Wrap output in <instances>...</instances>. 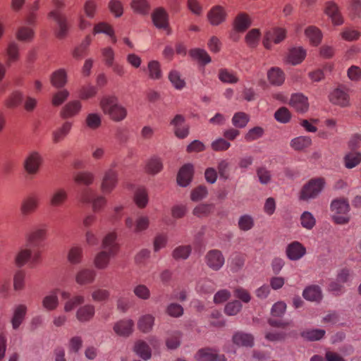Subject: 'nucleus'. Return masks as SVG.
<instances>
[{
    "label": "nucleus",
    "instance_id": "1",
    "mask_svg": "<svg viewBox=\"0 0 361 361\" xmlns=\"http://www.w3.org/2000/svg\"><path fill=\"white\" fill-rule=\"evenodd\" d=\"M117 233L115 231L107 233L102 240L103 250L98 252L94 257V264L99 269H106L111 258L114 257L118 250L119 245L116 242Z\"/></svg>",
    "mask_w": 361,
    "mask_h": 361
},
{
    "label": "nucleus",
    "instance_id": "2",
    "mask_svg": "<svg viewBox=\"0 0 361 361\" xmlns=\"http://www.w3.org/2000/svg\"><path fill=\"white\" fill-rule=\"evenodd\" d=\"M99 106L102 112L114 121H121L126 117V109L119 104L115 96H104L100 99Z\"/></svg>",
    "mask_w": 361,
    "mask_h": 361
},
{
    "label": "nucleus",
    "instance_id": "3",
    "mask_svg": "<svg viewBox=\"0 0 361 361\" xmlns=\"http://www.w3.org/2000/svg\"><path fill=\"white\" fill-rule=\"evenodd\" d=\"M53 4L55 6V9L49 13V17L53 18L57 25L56 36L59 38H63L66 36L68 30V25L67 23V18L64 14H63L60 9L65 6L64 0H53Z\"/></svg>",
    "mask_w": 361,
    "mask_h": 361
},
{
    "label": "nucleus",
    "instance_id": "4",
    "mask_svg": "<svg viewBox=\"0 0 361 361\" xmlns=\"http://www.w3.org/2000/svg\"><path fill=\"white\" fill-rule=\"evenodd\" d=\"M331 211L333 213L332 219L336 224H346L349 222L350 205L347 199L334 200L331 203Z\"/></svg>",
    "mask_w": 361,
    "mask_h": 361
},
{
    "label": "nucleus",
    "instance_id": "5",
    "mask_svg": "<svg viewBox=\"0 0 361 361\" xmlns=\"http://www.w3.org/2000/svg\"><path fill=\"white\" fill-rule=\"evenodd\" d=\"M325 185L322 178H312L305 184L300 191V198L302 200H309L316 198L322 192Z\"/></svg>",
    "mask_w": 361,
    "mask_h": 361
},
{
    "label": "nucleus",
    "instance_id": "6",
    "mask_svg": "<svg viewBox=\"0 0 361 361\" xmlns=\"http://www.w3.org/2000/svg\"><path fill=\"white\" fill-rule=\"evenodd\" d=\"M32 248L26 246L22 248L16 257V263L18 267H22L28 263L30 267H34L40 260L39 251L32 252Z\"/></svg>",
    "mask_w": 361,
    "mask_h": 361
},
{
    "label": "nucleus",
    "instance_id": "7",
    "mask_svg": "<svg viewBox=\"0 0 361 361\" xmlns=\"http://www.w3.org/2000/svg\"><path fill=\"white\" fill-rule=\"evenodd\" d=\"M118 183V172L114 169V166L104 172L100 189L104 194L111 193L116 188Z\"/></svg>",
    "mask_w": 361,
    "mask_h": 361
},
{
    "label": "nucleus",
    "instance_id": "8",
    "mask_svg": "<svg viewBox=\"0 0 361 361\" xmlns=\"http://www.w3.org/2000/svg\"><path fill=\"white\" fill-rule=\"evenodd\" d=\"M42 160V157L38 152H30L23 161L25 171L30 176L36 175L39 170Z\"/></svg>",
    "mask_w": 361,
    "mask_h": 361
},
{
    "label": "nucleus",
    "instance_id": "9",
    "mask_svg": "<svg viewBox=\"0 0 361 361\" xmlns=\"http://www.w3.org/2000/svg\"><path fill=\"white\" fill-rule=\"evenodd\" d=\"M47 230L44 228H38L30 232L27 237L26 246L32 250L39 251L42 247V242L45 240Z\"/></svg>",
    "mask_w": 361,
    "mask_h": 361
},
{
    "label": "nucleus",
    "instance_id": "10",
    "mask_svg": "<svg viewBox=\"0 0 361 361\" xmlns=\"http://www.w3.org/2000/svg\"><path fill=\"white\" fill-rule=\"evenodd\" d=\"M175 135L179 139L185 138L189 134V126L185 124V118L182 114H176L170 121Z\"/></svg>",
    "mask_w": 361,
    "mask_h": 361
},
{
    "label": "nucleus",
    "instance_id": "11",
    "mask_svg": "<svg viewBox=\"0 0 361 361\" xmlns=\"http://www.w3.org/2000/svg\"><path fill=\"white\" fill-rule=\"evenodd\" d=\"M205 262L207 265L214 271H219L225 263V258L219 250H211L205 255Z\"/></svg>",
    "mask_w": 361,
    "mask_h": 361
},
{
    "label": "nucleus",
    "instance_id": "12",
    "mask_svg": "<svg viewBox=\"0 0 361 361\" xmlns=\"http://www.w3.org/2000/svg\"><path fill=\"white\" fill-rule=\"evenodd\" d=\"M286 30L281 27H274L268 30L264 35L263 44L267 49L271 48V42L280 43L286 37Z\"/></svg>",
    "mask_w": 361,
    "mask_h": 361
},
{
    "label": "nucleus",
    "instance_id": "13",
    "mask_svg": "<svg viewBox=\"0 0 361 361\" xmlns=\"http://www.w3.org/2000/svg\"><path fill=\"white\" fill-rule=\"evenodd\" d=\"M61 295L62 300L65 301L63 310L66 312L73 311L76 307L85 302V297L81 295L71 296L69 292L63 290Z\"/></svg>",
    "mask_w": 361,
    "mask_h": 361
},
{
    "label": "nucleus",
    "instance_id": "14",
    "mask_svg": "<svg viewBox=\"0 0 361 361\" xmlns=\"http://www.w3.org/2000/svg\"><path fill=\"white\" fill-rule=\"evenodd\" d=\"M39 204V197L35 194H31L25 197L20 204V212L27 216L35 212Z\"/></svg>",
    "mask_w": 361,
    "mask_h": 361
},
{
    "label": "nucleus",
    "instance_id": "15",
    "mask_svg": "<svg viewBox=\"0 0 361 361\" xmlns=\"http://www.w3.org/2000/svg\"><path fill=\"white\" fill-rule=\"evenodd\" d=\"M195 359L197 361H226L224 355H219L214 349L209 348L200 349Z\"/></svg>",
    "mask_w": 361,
    "mask_h": 361
},
{
    "label": "nucleus",
    "instance_id": "16",
    "mask_svg": "<svg viewBox=\"0 0 361 361\" xmlns=\"http://www.w3.org/2000/svg\"><path fill=\"white\" fill-rule=\"evenodd\" d=\"M286 252L288 259L295 261L305 255L306 249L300 243L294 241L287 246Z\"/></svg>",
    "mask_w": 361,
    "mask_h": 361
},
{
    "label": "nucleus",
    "instance_id": "17",
    "mask_svg": "<svg viewBox=\"0 0 361 361\" xmlns=\"http://www.w3.org/2000/svg\"><path fill=\"white\" fill-rule=\"evenodd\" d=\"M289 104L293 108L300 113L306 112L309 108L307 97L301 93L293 94Z\"/></svg>",
    "mask_w": 361,
    "mask_h": 361
},
{
    "label": "nucleus",
    "instance_id": "18",
    "mask_svg": "<svg viewBox=\"0 0 361 361\" xmlns=\"http://www.w3.org/2000/svg\"><path fill=\"white\" fill-rule=\"evenodd\" d=\"M82 109V104L78 100L68 102L61 110L60 116L63 118H71L76 116Z\"/></svg>",
    "mask_w": 361,
    "mask_h": 361
},
{
    "label": "nucleus",
    "instance_id": "19",
    "mask_svg": "<svg viewBox=\"0 0 361 361\" xmlns=\"http://www.w3.org/2000/svg\"><path fill=\"white\" fill-rule=\"evenodd\" d=\"M27 306L23 304L18 305L14 307L13 316L11 320L13 329H18L20 324L23 322L27 313Z\"/></svg>",
    "mask_w": 361,
    "mask_h": 361
},
{
    "label": "nucleus",
    "instance_id": "20",
    "mask_svg": "<svg viewBox=\"0 0 361 361\" xmlns=\"http://www.w3.org/2000/svg\"><path fill=\"white\" fill-rule=\"evenodd\" d=\"M226 17L224 8L221 6H214L208 13L207 18L212 25H218L223 23Z\"/></svg>",
    "mask_w": 361,
    "mask_h": 361
},
{
    "label": "nucleus",
    "instance_id": "21",
    "mask_svg": "<svg viewBox=\"0 0 361 361\" xmlns=\"http://www.w3.org/2000/svg\"><path fill=\"white\" fill-rule=\"evenodd\" d=\"M324 12L331 19V21L334 25H339L343 23V18L340 13L337 4L334 2H326Z\"/></svg>",
    "mask_w": 361,
    "mask_h": 361
},
{
    "label": "nucleus",
    "instance_id": "22",
    "mask_svg": "<svg viewBox=\"0 0 361 361\" xmlns=\"http://www.w3.org/2000/svg\"><path fill=\"white\" fill-rule=\"evenodd\" d=\"M330 102L336 105L344 107L349 104V96L342 89H335L329 95Z\"/></svg>",
    "mask_w": 361,
    "mask_h": 361
},
{
    "label": "nucleus",
    "instance_id": "23",
    "mask_svg": "<svg viewBox=\"0 0 361 361\" xmlns=\"http://www.w3.org/2000/svg\"><path fill=\"white\" fill-rule=\"evenodd\" d=\"M95 307L92 304H86L80 307L76 311V319L80 322L90 321L94 316Z\"/></svg>",
    "mask_w": 361,
    "mask_h": 361
},
{
    "label": "nucleus",
    "instance_id": "24",
    "mask_svg": "<svg viewBox=\"0 0 361 361\" xmlns=\"http://www.w3.org/2000/svg\"><path fill=\"white\" fill-rule=\"evenodd\" d=\"M192 165L188 164L183 166L180 169L177 176V182L178 185L183 187L187 186L192 180Z\"/></svg>",
    "mask_w": 361,
    "mask_h": 361
},
{
    "label": "nucleus",
    "instance_id": "25",
    "mask_svg": "<svg viewBox=\"0 0 361 361\" xmlns=\"http://www.w3.org/2000/svg\"><path fill=\"white\" fill-rule=\"evenodd\" d=\"M68 199L67 191L62 188L54 190L49 197L50 205L53 207H61Z\"/></svg>",
    "mask_w": 361,
    "mask_h": 361
},
{
    "label": "nucleus",
    "instance_id": "26",
    "mask_svg": "<svg viewBox=\"0 0 361 361\" xmlns=\"http://www.w3.org/2000/svg\"><path fill=\"white\" fill-rule=\"evenodd\" d=\"M96 276L94 270L87 268L80 269L75 275V281L79 285H86L92 283Z\"/></svg>",
    "mask_w": 361,
    "mask_h": 361
},
{
    "label": "nucleus",
    "instance_id": "27",
    "mask_svg": "<svg viewBox=\"0 0 361 361\" xmlns=\"http://www.w3.org/2000/svg\"><path fill=\"white\" fill-rule=\"evenodd\" d=\"M134 322L132 319H123L116 322L114 330L116 334L121 336H128L133 332Z\"/></svg>",
    "mask_w": 361,
    "mask_h": 361
},
{
    "label": "nucleus",
    "instance_id": "28",
    "mask_svg": "<svg viewBox=\"0 0 361 361\" xmlns=\"http://www.w3.org/2000/svg\"><path fill=\"white\" fill-rule=\"evenodd\" d=\"M154 25L160 29L168 28V15L162 8H157L152 15Z\"/></svg>",
    "mask_w": 361,
    "mask_h": 361
},
{
    "label": "nucleus",
    "instance_id": "29",
    "mask_svg": "<svg viewBox=\"0 0 361 361\" xmlns=\"http://www.w3.org/2000/svg\"><path fill=\"white\" fill-rule=\"evenodd\" d=\"M163 169V162L161 159L154 155L151 157L145 164V171L147 173L151 175H156L159 173Z\"/></svg>",
    "mask_w": 361,
    "mask_h": 361
},
{
    "label": "nucleus",
    "instance_id": "30",
    "mask_svg": "<svg viewBox=\"0 0 361 361\" xmlns=\"http://www.w3.org/2000/svg\"><path fill=\"white\" fill-rule=\"evenodd\" d=\"M233 342L239 346L252 347L254 343V338L250 334L238 331L233 336Z\"/></svg>",
    "mask_w": 361,
    "mask_h": 361
},
{
    "label": "nucleus",
    "instance_id": "31",
    "mask_svg": "<svg viewBox=\"0 0 361 361\" xmlns=\"http://www.w3.org/2000/svg\"><path fill=\"white\" fill-rule=\"evenodd\" d=\"M71 121H65L58 129L52 132V140L54 143L61 142L70 133L72 128Z\"/></svg>",
    "mask_w": 361,
    "mask_h": 361
},
{
    "label": "nucleus",
    "instance_id": "32",
    "mask_svg": "<svg viewBox=\"0 0 361 361\" xmlns=\"http://www.w3.org/2000/svg\"><path fill=\"white\" fill-rule=\"evenodd\" d=\"M19 59V46L15 42L8 44L6 49V66H11Z\"/></svg>",
    "mask_w": 361,
    "mask_h": 361
},
{
    "label": "nucleus",
    "instance_id": "33",
    "mask_svg": "<svg viewBox=\"0 0 361 361\" xmlns=\"http://www.w3.org/2000/svg\"><path fill=\"white\" fill-rule=\"evenodd\" d=\"M83 257V248L80 245L72 246L67 255L68 261L71 264H78L81 263Z\"/></svg>",
    "mask_w": 361,
    "mask_h": 361
},
{
    "label": "nucleus",
    "instance_id": "34",
    "mask_svg": "<svg viewBox=\"0 0 361 361\" xmlns=\"http://www.w3.org/2000/svg\"><path fill=\"white\" fill-rule=\"evenodd\" d=\"M302 296L310 301H319L322 297L321 288L317 285L309 286L303 290Z\"/></svg>",
    "mask_w": 361,
    "mask_h": 361
},
{
    "label": "nucleus",
    "instance_id": "35",
    "mask_svg": "<svg viewBox=\"0 0 361 361\" xmlns=\"http://www.w3.org/2000/svg\"><path fill=\"white\" fill-rule=\"evenodd\" d=\"M51 83L56 88L63 87L67 82V73L64 69H59L51 75Z\"/></svg>",
    "mask_w": 361,
    "mask_h": 361
},
{
    "label": "nucleus",
    "instance_id": "36",
    "mask_svg": "<svg viewBox=\"0 0 361 361\" xmlns=\"http://www.w3.org/2000/svg\"><path fill=\"white\" fill-rule=\"evenodd\" d=\"M154 319V317L149 314L140 317L137 322L138 329L143 333L149 332L153 328Z\"/></svg>",
    "mask_w": 361,
    "mask_h": 361
},
{
    "label": "nucleus",
    "instance_id": "37",
    "mask_svg": "<svg viewBox=\"0 0 361 361\" xmlns=\"http://www.w3.org/2000/svg\"><path fill=\"white\" fill-rule=\"evenodd\" d=\"M269 82L274 85H281L285 80L283 72L277 67L271 68L267 73Z\"/></svg>",
    "mask_w": 361,
    "mask_h": 361
},
{
    "label": "nucleus",
    "instance_id": "38",
    "mask_svg": "<svg viewBox=\"0 0 361 361\" xmlns=\"http://www.w3.org/2000/svg\"><path fill=\"white\" fill-rule=\"evenodd\" d=\"M42 307L47 311L56 309L59 305V298L56 291H53L44 296L42 301Z\"/></svg>",
    "mask_w": 361,
    "mask_h": 361
},
{
    "label": "nucleus",
    "instance_id": "39",
    "mask_svg": "<svg viewBox=\"0 0 361 361\" xmlns=\"http://www.w3.org/2000/svg\"><path fill=\"white\" fill-rule=\"evenodd\" d=\"M92 300L95 302H106L110 297V292L107 289L94 286L91 291Z\"/></svg>",
    "mask_w": 361,
    "mask_h": 361
},
{
    "label": "nucleus",
    "instance_id": "40",
    "mask_svg": "<svg viewBox=\"0 0 361 361\" xmlns=\"http://www.w3.org/2000/svg\"><path fill=\"white\" fill-rule=\"evenodd\" d=\"M250 25L251 20L247 14L242 13L235 17L234 27L238 32H244Z\"/></svg>",
    "mask_w": 361,
    "mask_h": 361
},
{
    "label": "nucleus",
    "instance_id": "41",
    "mask_svg": "<svg viewBox=\"0 0 361 361\" xmlns=\"http://www.w3.org/2000/svg\"><path fill=\"white\" fill-rule=\"evenodd\" d=\"M134 350L142 359L147 360L151 357V348L147 343L138 341L135 343Z\"/></svg>",
    "mask_w": 361,
    "mask_h": 361
},
{
    "label": "nucleus",
    "instance_id": "42",
    "mask_svg": "<svg viewBox=\"0 0 361 361\" xmlns=\"http://www.w3.org/2000/svg\"><path fill=\"white\" fill-rule=\"evenodd\" d=\"M305 56V51L300 48H293L290 50L288 61L293 65H297L302 61Z\"/></svg>",
    "mask_w": 361,
    "mask_h": 361
},
{
    "label": "nucleus",
    "instance_id": "43",
    "mask_svg": "<svg viewBox=\"0 0 361 361\" xmlns=\"http://www.w3.org/2000/svg\"><path fill=\"white\" fill-rule=\"evenodd\" d=\"M85 126L91 130H96L102 125V116L98 113H90L85 120Z\"/></svg>",
    "mask_w": 361,
    "mask_h": 361
},
{
    "label": "nucleus",
    "instance_id": "44",
    "mask_svg": "<svg viewBox=\"0 0 361 361\" xmlns=\"http://www.w3.org/2000/svg\"><path fill=\"white\" fill-rule=\"evenodd\" d=\"M312 140L307 136H299L293 139L290 142V146L297 151H301L310 146Z\"/></svg>",
    "mask_w": 361,
    "mask_h": 361
},
{
    "label": "nucleus",
    "instance_id": "45",
    "mask_svg": "<svg viewBox=\"0 0 361 361\" xmlns=\"http://www.w3.org/2000/svg\"><path fill=\"white\" fill-rule=\"evenodd\" d=\"M130 6L135 13L140 15H147L149 11L147 0H133Z\"/></svg>",
    "mask_w": 361,
    "mask_h": 361
},
{
    "label": "nucleus",
    "instance_id": "46",
    "mask_svg": "<svg viewBox=\"0 0 361 361\" xmlns=\"http://www.w3.org/2000/svg\"><path fill=\"white\" fill-rule=\"evenodd\" d=\"M196 290L201 293H212L215 290V285L212 280L202 279L198 281Z\"/></svg>",
    "mask_w": 361,
    "mask_h": 361
},
{
    "label": "nucleus",
    "instance_id": "47",
    "mask_svg": "<svg viewBox=\"0 0 361 361\" xmlns=\"http://www.w3.org/2000/svg\"><path fill=\"white\" fill-rule=\"evenodd\" d=\"M344 159L345 167L353 169L361 162V153L351 152L345 155Z\"/></svg>",
    "mask_w": 361,
    "mask_h": 361
},
{
    "label": "nucleus",
    "instance_id": "48",
    "mask_svg": "<svg viewBox=\"0 0 361 361\" xmlns=\"http://www.w3.org/2000/svg\"><path fill=\"white\" fill-rule=\"evenodd\" d=\"M182 334L179 331L170 333L166 341V345L169 349H176L180 344Z\"/></svg>",
    "mask_w": 361,
    "mask_h": 361
},
{
    "label": "nucleus",
    "instance_id": "49",
    "mask_svg": "<svg viewBox=\"0 0 361 361\" xmlns=\"http://www.w3.org/2000/svg\"><path fill=\"white\" fill-rule=\"evenodd\" d=\"M192 248L190 245H180L176 247L172 253L173 257L176 259H186L190 255Z\"/></svg>",
    "mask_w": 361,
    "mask_h": 361
},
{
    "label": "nucleus",
    "instance_id": "50",
    "mask_svg": "<svg viewBox=\"0 0 361 361\" xmlns=\"http://www.w3.org/2000/svg\"><path fill=\"white\" fill-rule=\"evenodd\" d=\"M169 80L177 90H182L185 86V80L181 78L180 73L176 70H172L169 74Z\"/></svg>",
    "mask_w": 361,
    "mask_h": 361
},
{
    "label": "nucleus",
    "instance_id": "51",
    "mask_svg": "<svg viewBox=\"0 0 361 361\" xmlns=\"http://www.w3.org/2000/svg\"><path fill=\"white\" fill-rule=\"evenodd\" d=\"M306 36L310 42L314 45H317L322 39L321 31L316 27L310 26L305 30Z\"/></svg>",
    "mask_w": 361,
    "mask_h": 361
},
{
    "label": "nucleus",
    "instance_id": "52",
    "mask_svg": "<svg viewBox=\"0 0 361 361\" xmlns=\"http://www.w3.org/2000/svg\"><path fill=\"white\" fill-rule=\"evenodd\" d=\"M94 179V174L88 171L80 172L77 173L74 178L75 183L85 185H91L93 183Z\"/></svg>",
    "mask_w": 361,
    "mask_h": 361
},
{
    "label": "nucleus",
    "instance_id": "53",
    "mask_svg": "<svg viewBox=\"0 0 361 361\" xmlns=\"http://www.w3.org/2000/svg\"><path fill=\"white\" fill-rule=\"evenodd\" d=\"M190 55L192 58L198 60L203 64L208 63L211 61V58L207 52L202 49H194L190 51Z\"/></svg>",
    "mask_w": 361,
    "mask_h": 361
},
{
    "label": "nucleus",
    "instance_id": "54",
    "mask_svg": "<svg viewBox=\"0 0 361 361\" xmlns=\"http://www.w3.org/2000/svg\"><path fill=\"white\" fill-rule=\"evenodd\" d=\"M91 42L92 38L90 35H87L81 44L75 49L73 51V56L77 59L82 58L85 54Z\"/></svg>",
    "mask_w": 361,
    "mask_h": 361
},
{
    "label": "nucleus",
    "instance_id": "55",
    "mask_svg": "<svg viewBox=\"0 0 361 361\" xmlns=\"http://www.w3.org/2000/svg\"><path fill=\"white\" fill-rule=\"evenodd\" d=\"M302 226L307 230H311L316 224V219L312 213L304 212L300 216Z\"/></svg>",
    "mask_w": 361,
    "mask_h": 361
},
{
    "label": "nucleus",
    "instance_id": "56",
    "mask_svg": "<svg viewBox=\"0 0 361 361\" xmlns=\"http://www.w3.org/2000/svg\"><path fill=\"white\" fill-rule=\"evenodd\" d=\"M238 224L241 231H247L253 228L255 221L250 215L244 214L239 218Z\"/></svg>",
    "mask_w": 361,
    "mask_h": 361
},
{
    "label": "nucleus",
    "instance_id": "57",
    "mask_svg": "<svg viewBox=\"0 0 361 361\" xmlns=\"http://www.w3.org/2000/svg\"><path fill=\"white\" fill-rule=\"evenodd\" d=\"M134 200L140 208L146 207L148 202V195L145 189H138L134 195Z\"/></svg>",
    "mask_w": 361,
    "mask_h": 361
},
{
    "label": "nucleus",
    "instance_id": "58",
    "mask_svg": "<svg viewBox=\"0 0 361 361\" xmlns=\"http://www.w3.org/2000/svg\"><path fill=\"white\" fill-rule=\"evenodd\" d=\"M149 225V219L147 216H138L135 222L133 232L138 233L147 229Z\"/></svg>",
    "mask_w": 361,
    "mask_h": 361
},
{
    "label": "nucleus",
    "instance_id": "59",
    "mask_svg": "<svg viewBox=\"0 0 361 361\" xmlns=\"http://www.w3.org/2000/svg\"><path fill=\"white\" fill-rule=\"evenodd\" d=\"M257 176L259 181L262 185H267L271 181V173L267 168L261 166L257 169Z\"/></svg>",
    "mask_w": 361,
    "mask_h": 361
},
{
    "label": "nucleus",
    "instance_id": "60",
    "mask_svg": "<svg viewBox=\"0 0 361 361\" xmlns=\"http://www.w3.org/2000/svg\"><path fill=\"white\" fill-rule=\"evenodd\" d=\"M149 76L153 80L160 79L161 71L160 64L157 61H151L148 63Z\"/></svg>",
    "mask_w": 361,
    "mask_h": 361
},
{
    "label": "nucleus",
    "instance_id": "61",
    "mask_svg": "<svg viewBox=\"0 0 361 361\" xmlns=\"http://www.w3.org/2000/svg\"><path fill=\"white\" fill-rule=\"evenodd\" d=\"M260 32L258 29H252L245 36V42L250 47H255L259 42Z\"/></svg>",
    "mask_w": 361,
    "mask_h": 361
},
{
    "label": "nucleus",
    "instance_id": "62",
    "mask_svg": "<svg viewBox=\"0 0 361 361\" xmlns=\"http://www.w3.org/2000/svg\"><path fill=\"white\" fill-rule=\"evenodd\" d=\"M219 80L225 83H236L238 81V77L227 69H221L219 72Z\"/></svg>",
    "mask_w": 361,
    "mask_h": 361
},
{
    "label": "nucleus",
    "instance_id": "63",
    "mask_svg": "<svg viewBox=\"0 0 361 361\" xmlns=\"http://www.w3.org/2000/svg\"><path fill=\"white\" fill-rule=\"evenodd\" d=\"M248 121V116L243 112L235 113L232 118V123L236 128H244Z\"/></svg>",
    "mask_w": 361,
    "mask_h": 361
},
{
    "label": "nucleus",
    "instance_id": "64",
    "mask_svg": "<svg viewBox=\"0 0 361 361\" xmlns=\"http://www.w3.org/2000/svg\"><path fill=\"white\" fill-rule=\"evenodd\" d=\"M242 309V304L238 300L228 302L224 308V312L228 316L236 315Z\"/></svg>",
    "mask_w": 361,
    "mask_h": 361
}]
</instances>
